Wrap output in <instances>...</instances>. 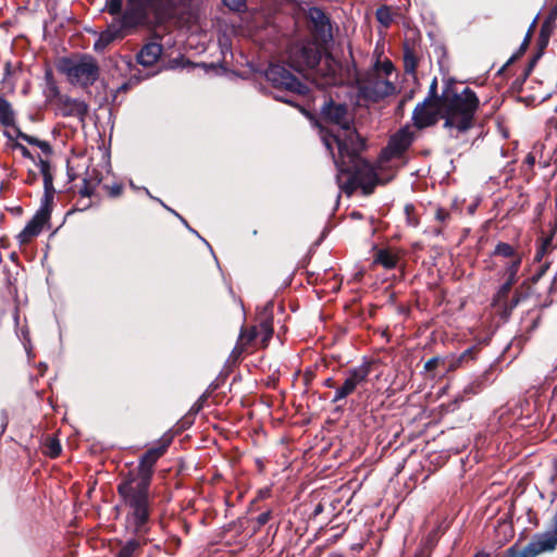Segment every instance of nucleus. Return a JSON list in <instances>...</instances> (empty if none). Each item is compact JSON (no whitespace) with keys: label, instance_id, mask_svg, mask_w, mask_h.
<instances>
[{"label":"nucleus","instance_id":"f257e3e1","mask_svg":"<svg viewBox=\"0 0 557 557\" xmlns=\"http://www.w3.org/2000/svg\"><path fill=\"white\" fill-rule=\"evenodd\" d=\"M321 115L324 121L338 126L336 133L322 131L321 135L337 169L338 187L348 195L358 187L366 194L372 193L377 177L372 165L360 154L366 148V143L352 126L354 119L348 106L330 99L323 104Z\"/></svg>","mask_w":557,"mask_h":557},{"label":"nucleus","instance_id":"f03ea898","mask_svg":"<svg viewBox=\"0 0 557 557\" xmlns=\"http://www.w3.org/2000/svg\"><path fill=\"white\" fill-rule=\"evenodd\" d=\"M173 441L170 433L163 434L156 445L149 448L139 459L138 467L119 483L117 493L129 509L127 522L133 532L146 531L150 518L151 499L149 488L157 461L166 453Z\"/></svg>","mask_w":557,"mask_h":557},{"label":"nucleus","instance_id":"7ed1b4c3","mask_svg":"<svg viewBox=\"0 0 557 557\" xmlns=\"http://www.w3.org/2000/svg\"><path fill=\"white\" fill-rule=\"evenodd\" d=\"M424 101L442 104L444 127L448 129L450 137H459L473 126L474 114L480 101L476 94L469 87L461 92H454L449 96L446 91L443 95L437 92V78L434 77L429 87Z\"/></svg>","mask_w":557,"mask_h":557},{"label":"nucleus","instance_id":"20e7f679","mask_svg":"<svg viewBox=\"0 0 557 557\" xmlns=\"http://www.w3.org/2000/svg\"><path fill=\"white\" fill-rule=\"evenodd\" d=\"M58 70L71 84L85 88L94 85L99 77V65L95 58L88 54L62 58L58 63Z\"/></svg>","mask_w":557,"mask_h":557},{"label":"nucleus","instance_id":"39448f33","mask_svg":"<svg viewBox=\"0 0 557 557\" xmlns=\"http://www.w3.org/2000/svg\"><path fill=\"white\" fill-rule=\"evenodd\" d=\"M267 79L273 87L285 91L288 95H275L277 101L285 102L290 106H296L294 95L304 96L308 94V86L296 77L285 66L280 64H271L265 71Z\"/></svg>","mask_w":557,"mask_h":557},{"label":"nucleus","instance_id":"423d86ee","mask_svg":"<svg viewBox=\"0 0 557 557\" xmlns=\"http://www.w3.org/2000/svg\"><path fill=\"white\" fill-rule=\"evenodd\" d=\"M147 17L135 9H125L120 17L113 20L108 27L100 33L98 39L94 44L97 52H102L115 39L123 38L129 30L143 25Z\"/></svg>","mask_w":557,"mask_h":557},{"label":"nucleus","instance_id":"0eeeda50","mask_svg":"<svg viewBox=\"0 0 557 557\" xmlns=\"http://www.w3.org/2000/svg\"><path fill=\"white\" fill-rule=\"evenodd\" d=\"M321 60V48L312 41L296 42L288 51V63L299 73L314 71Z\"/></svg>","mask_w":557,"mask_h":557},{"label":"nucleus","instance_id":"6e6552de","mask_svg":"<svg viewBox=\"0 0 557 557\" xmlns=\"http://www.w3.org/2000/svg\"><path fill=\"white\" fill-rule=\"evenodd\" d=\"M371 373V363L363 361L357 367L349 368L346 371L344 383L335 389L334 396L331 399L333 404L338 403L349 395H351L360 385L367 382Z\"/></svg>","mask_w":557,"mask_h":557},{"label":"nucleus","instance_id":"1a4fd4ad","mask_svg":"<svg viewBox=\"0 0 557 557\" xmlns=\"http://www.w3.org/2000/svg\"><path fill=\"white\" fill-rule=\"evenodd\" d=\"M557 546V535L554 531L536 533L523 550H518L515 546L509 550L515 557H536L540 554L552 552Z\"/></svg>","mask_w":557,"mask_h":557},{"label":"nucleus","instance_id":"9d476101","mask_svg":"<svg viewBox=\"0 0 557 557\" xmlns=\"http://www.w3.org/2000/svg\"><path fill=\"white\" fill-rule=\"evenodd\" d=\"M396 90L395 85L388 79L380 76H373L360 85V95L369 101L379 102L393 95Z\"/></svg>","mask_w":557,"mask_h":557},{"label":"nucleus","instance_id":"9b49d317","mask_svg":"<svg viewBox=\"0 0 557 557\" xmlns=\"http://www.w3.org/2000/svg\"><path fill=\"white\" fill-rule=\"evenodd\" d=\"M55 114L63 117H76L81 123H84L88 114V104L81 99L71 98L67 95H63L54 103Z\"/></svg>","mask_w":557,"mask_h":557},{"label":"nucleus","instance_id":"f8f14e48","mask_svg":"<svg viewBox=\"0 0 557 557\" xmlns=\"http://www.w3.org/2000/svg\"><path fill=\"white\" fill-rule=\"evenodd\" d=\"M51 209L40 206L35 215L28 221L25 227L16 236L20 245L29 243L34 237L38 236L46 223L49 222Z\"/></svg>","mask_w":557,"mask_h":557},{"label":"nucleus","instance_id":"ddd939ff","mask_svg":"<svg viewBox=\"0 0 557 557\" xmlns=\"http://www.w3.org/2000/svg\"><path fill=\"white\" fill-rule=\"evenodd\" d=\"M413 139L414 132L410 126H404L389 138L383 153L388 159L400 157L411 146Z\"/></svg>","mask_w":557,"mask_h":557},{"label":"nucleus","instance_id":"4468645a","mask_svg":"<svg viewBox=\"0 0 557 557\" xmlns=\"http://www.w3.org/2000/svg\"><path fill=\"white\" fill-rule=\"evenodd\" d=\"M438 104L422 101L416 106L412 112L413 125L419 128H425L436 124L438 121Z\"/></svg>","mask_w":557,"mask_h":557},{"label":"nucleus","instance_id":"2eb2a0df","mask_svg":"<svg viewBox=\"0 0 557 557\" xmlns=\"http://www.w3.org/2000/svg\"><path fill=\"white\" fill-rule=\"evenodd\" d=\"M341 70V64L330 54H325L314 69V72L324 79L323 84L338 85L343 82Z\"/></svg>","mask_w":557,"mask_h":557},{"label":"nucleus","instance_id":"dca6fc26","mask_svg":"<svg viewBox=\"0 0 557 557\" xmlns=\"http://www.w3.org/2000/svg\"><path fill=\"white\" fill-rule=\"evenodd\" d=\"M273 301H268L259 313L258 336L263 346H267L273 335Z\"/></svg>","mask_w":557,"mask_h":557},{"label":"nucleus","instance_id":"f3484780","mask_svg":"<svg viewBox=\"0 0 557 557\" xmlns=\"http://www.w3.org/2000/svg\"><path fill=\"white\" fill-rule=\"evenodd\" d=\"M163 48L158 42L146 44L137 53V62L144 66L153 65L161 57Z\"/></svg>","mask_w":557,"mask_h":557},{"label":"nucleus","instance_id":"a211bd4d","mask_svg":"<svg viewBox=\"0 0 557 557\" xmlns=\"http://www.w3.org/2000/svg\"><path fill=\"white\" fill-rule=\"evenodd\" d=\"M101 181L102 176L98 170H87L86 175L83 178V185L79 188V195L83 197H90L95 193L96 188L101 183Z\"/></svg>","mask_w":557,"mask_h":557},{"label":"nucleus","instance_id":"6ab92c4d","mask_svg":"<svg viewBox=\"0 0 557 557\" xmlns=\"http://www.w3.org/2000/svg\"><path fill=\"white\" fill-rule=\"evenodd\" d=\"M308 17L313 24L314 30L318 34L324 35L327 30H330V18L320 8H310Z\"/></svg>","mask_w":557,"mask_h":557},{"label":"nucleus","instance_id":"aec40b11","mask_svg":"<svg viewBox=\"0 0 557 557\" xmlns=\"http://www.w3.org/2000/svg\"><path fill=\"white\" fill-rule=\"evenodd\" d=\"M45 82L46 87L44 90V95L48 102L55 103L59 100V98L63 95L60 94V89L57 85V82L53 78L51 71L46 72Z\"/></svg>","mask_w":557,"mask_h":557},{"label":"nucleus","instance_id":"412c9836","mask_svg":"<svg viewBox=\"0 0 557 557\" xmlns=\"http://www.w3.org/2000/svg\"><path fill=\"white\" fill-rule=\"evenodd\" d=\"M0 124L4 127L15 126V112L12 104L0 96Z\"/></svg>","mask_w":557,"mask_h":557},{"label":"nucleus","instance_id":"4be33fe9","mask_svg":"<svg viewBox=\"0 0 557 557\" xmlns=\"http://www.w3.org/2000/svg\"><path fill=\"white\" fill-rule=\"evenodd\" d=\"M521 262L522 258H517L516 261H509L504 268V283L508 284L510 287H512L517 283L518 272L520 270Z\"/></svg>","mask_w":557,"mask_h":557},{"label":"nucleus","instance_id":"5701e85b","mask_svg":"<svg viewBox=\"0 0 557 557\" xmlns=\"http://www.w3.org/2000/svg\"><path fill=\"white\" fill-rule=\"evenodd\" d=\"M16 137L26 141L29 145L37 146L45 154L49 156L52 153L51 145L46 140H40L34 136H30L20 128H15Z\"/></svg>","mask_w":557,"mask_h":557},{"label":"nucleus","instance_id":"b1692460","mask_svg":"<svg viewBox=\"0 0 557 557\" xmlns=\"http://www.w3.org/2000/svg\"><path fill=\"white\" fill-rule=\"evenodd\" d=\"M496 257L508 258L510 261H516L517 258H522L521 253L510 244L499 242L493 251Z\"/></svg>","mask_w":557,"mask_h":557},{"label":"nucleus","instance_id":"393cba45","mask_svg":"<svg viewBox=\"0 0 557 557\" xmlns=\"http://www.w3.org/2000/svg\"><path fill=\"white\" fill-rule=\"evenodd\" d=\"M374 262L382 264L387 270H392L397 267L398 257L387 249H380L375 253Z\"/></svg>","mask_w":557,"mask_h":557},{"label":"nucleus","instance_id":"a878e982","mask_svg":"<svg viewBox=\"0 0 557 557\" xmlns=\"http://www.w3.org/2000/svg\"><path fill=\"white\" fill-rule=\"evenodd\" d=\"M418 66V59L408 44L404 46V70L407 74L414 75Z\"/></svg>","mask_w":557,"mask_h":557},{"label":"nucleus","instance_id":"bb28decb","mask_svg":"<svg viewBox=\"0 0 557 557\" xmlns=\"http://www.w3.org/2000/svg\"><path fill=\"white\" fill-rule=\"evenodd\" d=\"M44 189H45L44 197L41 199L40 206L46 205V209H51L53 196L55 193L54 187H53V176L52 175L44 178Z\"/></svg>","mask_w":557,"mask_h":557},{"label":"nucleus","instance_id":"cd10ccee","mask_svg":"<svg viewBox=\"0 0 557 557\" xmlns=\"http://www.w3.org/2000/svg\"><path fill=\"white\" fill-rule=\"evenodd\" d=\"M535 21H536V18L532 22V24L527 33L525 38L519 48V51L509 58V60L498 70L497 74H504L505 71L507 70V67L509 66V64H511L517 58H519L520 54H522L525 51V49L528 48L529 41H530L531 30H532L533 26L535 25Z\"/></svg>","mask_w":557,"mask_h":557},{"label":"nucleus","instance_id":"c85d7f7f","mask_svg":"<svg viewBox=\"0 0 557 557\" xmlns=\"http://www.w3.org/2000/svg\"><path fill=\"white\" fill-rule=\"evenodd\" d=\"M511 287L508 284L503 283L496 292L492 305L498 310L505 301L508 300V295Z\"/></svg>","mask_w":557,"mask_h":557},{"label":"nucleus","instance_id":"c756f323","mask_svg":"<svg viewBox=\"0 0 557 557\" xmlns=\"http://www.w3.org/2000/svg\"><path fill=\"white\" fill-rule=\"evenodd\" d=\"M555 26H556L555 23H550L549 21L544 20V22L541 26V29H540V38H539V42H540L541 47H546V45L548 44V40L555 29Z\"/></svg>","mask_w":557,"mask_h":557},{"label":"nucleus","instance_id":"7c9ffc66","mask_svg":"<svg viewBox=\"0 0 557 557\" xmlns=\"http://www.w3.org/2000/svg\"><path fill=\"white\" fill-rule=\"evenodd\" d=\"M522 298V294L515 293L512 298L510 300L508 299L507 301H505L498 310L502 311V314L504 317H509L512 310L519 305Z\"/></svg>","mask_w":557,"mask_h":557},{"label":"nucleus","instance_id":"2f4dec72","mask_svg":"<svg viewBox=\"0 0 557 557\" xmlns=\"http://www.w3.org/2000/svg\"><path fill=\"white\" fill-rule=\"evenodd\" d=\"M376 20L384 27H388L393 22V13L386 5L379 8L375 12Z\"/></svg>","mask_w":557,"mask_h":557},{"label":"nucleus","instance_id":"473e14b6","mask_svg":"<svg viewBox=\"0 0 557 557\" xmlns=\"http://www.w3.org/2000/svg\"><path fill=\"white\" fill-rule=\"evenodd\" d=\"M258 337H259L258 336V327L251 326L250 329H248L246 331L242 330L238 341L242 343L243 346H248L249 344L255 342Z\"/></svg>","mask_w":557,"mask_h":557},{"label":"nucleus","instance_id":"72a5a7b5","mask_svg":"<svg viewBox=\"0 0 557 557\" xmlns=\"http://www.w3.org/2000/svg\"><path fill=\"white\" fill-rule=\"evenodd\" d=\"M552 243H553V237L552 236H548V237H545V238L541 239V244L537 247L535 256H534V261L535 262H541L542 261L544 256L549 250V248L552 246Z\"/></svg>","mask_w":557,"mask_h":557},{"label":"nucleus","instance_id":"f704fd0d","mask_svg":"<svg viewBox=\"0 0 557 557\" xmlns=\"http://www.w3.org/2000/svg\"><path fill=\"white\" fill-rule=\"evenodd\" d=\"M473 347L466 349L459 357L451 360L450 364L448 366V370H454L460 367L463 362L473 359Z\"/></svg>","mask_w":557,"mask_h":557},{"label":"nucleus","instance_id":"c9c22d12","mask_svg":"<svg viewBox=\"0 0 557 557\" xmlns=\"http://www.w3.org/2000/svg\"><path fill=\"white\" fill-rule=\"evenodd\" d=\"M473 347L466 349L459 357L451 360L450 364L448 366V370H454L460 367L463 362L473 359Z\"/></svg>","mask_w":557,"mask_h":557},{"label":"nucleus","instance_id":"e433bc0d","mask_svg":"<svg viewBox=\"0 0 557 557\" xmlns=\"http://www.w3.org/2000/svg\"><path fill=\"white\" fill-rule=\"evenodd\" d=\"M557 299V274L554 276L550 285L548 287V293L546 298L541 302L542 307H548Z\"/></svg>","mask_w":557,"mask_h":557},{"label":"nucleus","instance_id":"4c0bfd02","mask_svg":"<svg viewBox=\"0 0 557 557\" xmlns=\"http://www.w3.org/2000/svg\"><path fill=\"white\" fill-rule=\"evenodd\" d=\"M139 547V542L136 540L127 541L119 550L116 557H133L134 552Z\"/></svg>","mask_w":557,"mask_h":557},{"label":"nucleus","instance_id":"58836bf2","mask_svg":"<svg viewBox=\"0 0 557 557\" xmlns=\"http://www.w3.org/2000/svg\"><path fill=\"white\" fill-rule=\"evenodd\" d=\"M123 0H107L106 1V11L113 15L120 17L123 12Z\"/></svg>","mask_w":557,"mask_h":557},{"label":"nucleus","instance_id":"ea45409f","mask_svg":"<svg viewBox=\"0 0 557 557\" xmlns=\"http://www.w3.org/2000/svg\"><path fill=\"white\" fill-rule=\"evenodd\" d=\"M126 9H135L143 13V16L147 17V2L148 0H126Z\"/></svg>","mask_w":557,"mask_h":557},{"label":"nucleus","instance_id":"a19ab883","mask_svg":"<svg viewBox=\"0 0 557 557\" xmlns=\"http://www.w3.org/2000/svg\"><path fill=\"white\" fill-rule=\"evenodd\" d=\"M451 219V214L448 210L444 208H437L435 212V221L441 223L442 225L447 224Z\"/></svg>","mask_w":557,"mask_h":557},{"label":"nucleus","instance_id":"79ce46f5","mask_svg":"<svg viewBox=\"0 0 557 557\" xmlns=\"http://www.w3.org/2000/svg\"><path fill=\"white\" fill-rule=\"evenodd\" d=\"M61 454V445L57 440H51L48 444V455L52 458Z\"/></svg>","mask_w":557,"mask_h":557},{"label":"nucleus","instance_id":"37998d69","mask_svg":"<svg viewBox=\"0 0 557 557\" xmlns=\"http://www.w3.org/2000/svg\"><path fill=\"white\" fill-rule=\"evenodd\" d=\"M13 149L18 150L24 158L29 159L33 162H36V159L33 156V153L24 145H22L20 143H15L13 145Z\"/></svg>","mask_w":557,"mask_h":557},{"label":"nucleus","instance_id":"c03bdc74","mask_svg":"<svg viewBox=\"0 0 557 557\" xmlns=\"http://www.w3.org/2000/svg\"><path fill=\"white\" fill-rule=\"evenodd\" d=\"M38 165H39V170L42 175V178L52 175L50 172V162L48 160H44V159L39 158Z\"/></svg>","mask_w":557,"mask_h":557},{"label":"nucleus","instance_id":"a18cd8bd","mask_svg":"<svg viewBox=\"0 0 557 557\" xmlns=\"http://www.w3.org/2000/svg\"><path fill=\"white\" fill-rule=\"evenodd\" d=\"M224 4L231 10L239 11L245 7L246 0H223Z\"/></svg>","mask_w":557,"mask_h":557},{"label":"nucleus","instance_id":"49530a36","mask_svg":"<svg viewBox=\"0 0 557 557\" xmlns=\"http://www.w3.org/2000/svg\"><path fill=\"white\" fill-rule=\"evenodd\" d=\"M271 510H267L262 513H260L258 517H257V524H258V528H261L262 525H264L265 523L269 522V520L271 519Z\"/></svg>","mask_w":557,"mask_h":557},{"label":"nucleus","instance_id":"de8ad7c7","mask_svg":"<svg viewBox=\"0 0 557 557\" xmlns=\"http://www.w3.org/2000/svg\"><path fill=\"white\" fill-rule=\"evenodd\" d=\"M548 268H549V263L548 262L543 263L540 267L539 271L532 276V282L536 283L546 273Z\"/></svg>","mask_w":557,"mask_h":557},{"label":"nucleus","instance_id":"09e8293b","mask_svg":"<svg viewBox=\"0 0 557 557\" xmlns=\"http://www.w3.org/2000/svg\"><path fill=\"white\" fill-rule=\"evenodd\" d=\"M440 361H441L440 357H433V358L429 359L425 362V364H424V370L425 371H433L437 367Z\"/></svg>","mask_w":557,"mask_h":557},{"label":"nucleus","instance_id":"8fccbe9b","mask_svg":"<svg viewBox=\"0 0 557 557\" xmlns=\"http://www.w3.org/2000/svg\"><path fill=\"white\" fill-rule=\"evenodd\" d=\"M111 197H117L122 193V185L114 184L111 187H107Z\"/></svg>","mask_w":557,"mask_h":557},{"label":"nucleus","instance_id":"3c124183","mask_svg":"<svg viewBox=\"0 0 557 557\" xmlns=\"http://www.w3.org/2000/svg\"><path fill=\"white\" fill-rule=\"evenodd\" d=\"M540 57H541V54L533 57L532 60L529 62L528 66L523 70L524 78L530 74V72L532 71L534 64L536 63V61Z\"/></svg>","mask_w":557,"mask_h":557},{"label":"nucleus","instance_id":"603ef678","mask_svg":"<svg viewBox=\"0 0 557 557\" xmlns=\"http://www.w3.org/2000/svg\"><path fill=\"white\" fill-rule=\"evenodd\" d=\"M481 391V385L480 383H471L470 385H468L466 388H465V393H472V394H476Z\"/></svg>","mask_w":557,"mask_h":557},{"label":"nucleus","instance_id":"864d4df0","mask_svg":"<svg viewBox=\"0 0 557 557\" xmlns=\"http://www.w3.org/2000/svg\"><path fill=\"white\" fill-rule=\"evenodd\" d=\"M546 21H549L550 23H555L556 24V20H557V5H555L549 14L547 15V17L545 18Z\"/></svg>","mask_w":557,"mask_h":557},{"label":"nucleus","instance_id":"5fc2aeb1","mask_svg":"<svg viewBox=\"0 0 557 557\" xmlns=\"http://www.w3.org/2000/svg\"><path fill=\"white\" fill-rule=\"evenodd\" d=\"M246 346H243L242 343L238 341L237 345L232 351L233 357H238L245 349Z\"/></svg>","mask_w":557,"mask_h":557},{"label":"nucleus","instance_id":"6e6d98bb","mask_svg":"<svg viewBox=\"0 0 557 557\" xmlns=\"http://www.w3.org/2000/svg\"><path fill=\"white\" fill-rule=\"evenodd\" d=\"M382 67H383V71H384V73L386 75H389L393 72V70H394V66H393L391 61L384 62Z\"/></svg>","mask_w":557,"mask_h":557},{"label":"nucleus","instance_id":"4d7b16f0","mask_svg":"<svg viewBox=\"0 0 557 557\" xmlns=\"http://www.w3.org/2000/svg\"><path fill=\"white\" fill-rule=\"evenodd\" d=\"M203 399H205V395H202V396L198 399V401H197V403H195V404L193 405V407H191V409H190V410H191V411H194V412H198V411L201 409V407H202V401H203Z\"/></svg>","mask_w":557,"mask_h":557},{"label":"nucleus","instance_id":"13d9d810","mask_svg":"<svg viewBox=\"0 0 557 557\" xmlns=\"http://www.w3.org/2000/svg\"><path fill=\"white\" fill-rule=\"evenodd\" d=\"M12 73V67H11V63L10 62H7L5 65H4V77H3V81H5Z\"/></svg>","mask_w":557,"mask_h":557},{"label":"nucleus","instance_id":"bf43d9fd","mask_svg":"<svg viewBox=\"0 0 557 557\" xmlns=\"http://www.w3.org/2000/svg\"><path fill=\"white\" fill-rule=\"evenodd\" d=\"M172 212H173V213H174V214H175V215H176V216H177V218L183 222V224H184L188 230H190L194 234H196L197 236H199V234H198L195 230H193V228H190V227H189V225L187 224L186 220H185L183 216H181V215H180L177 212H175V211H172Z\"/></svg>","mask_w":557,"mask_h":557},{"label":"nucleus","instance_id":"052dcab7","mask_svg":"<svg viewBox=\"0 0 557 557\" xmlns=\"http://www.w3.org/2000/svg\"><path fill=\"white\" fill-rule=\"evenodd\" d=\"M443 230H444V226L442 225L438 227H432L430 232L434 236H441L443 234Z\"/></svg>","mask_w":557,"mask_h":557},{"label":"nucleus","instance_id":"680f3d73","mask_svg":"<svg viewBox=\"0 0 557 557\" xmlns=\"http://www.w3.org/2000/svg\"><path fill=\"white\" fill-rule=\"evenodd\" d=\"M323 386L329 387V388H334L335 382L332 377H327L326 380H324Z\"/></svg>","mask_w":557,"mask_h":557},{"label":"nucleus","instance_id":"e2e57ef3","mask_svg":"<svg viewBox=\"0 0 557 557\" xmlns=\"http://www.w3.org/2000/svg\"><path fill=\"white\" fill-rule=\"evenodd\" d=\"M527 163L530 164V165H533L534 162H535V158L531 154H529L525 159Z\"/></svg>","mask_w":557,"mask_h":557},{"label":"nucleus","instance_id":"0e129e2a","mask_svg":"<svg viewBox=\"0 0 557 557\" xmlns=\"http://www.w3.org/2000/svg\"><path fill=\"white\" fill-rule=\"evenodd\" d=\"M127 89H128V84H127V83L122 84V85L117 88V90H119V91H126Z\"/></svg>","mask_w":557,"mask_h":557},{"label":"nucleus","instance_id":"69168bd1","mask_svg":"<svg viewBox=\"0 0 557 557\" xmlns=\"http://www.w3.org/2000/svg\"><path fill=\"white\" fill-rule=\"evenodd\" d=\"M504 557H515V555H512V553L508 548Z\"/></svg>","mask_w":557,"mask_h":557},{"label":"nucleus","instance_id":"338daca9","mask_svg":"<svg viewBox=\"0 0 557 557\" xmlns=\"http://www.w3.org/2000/svg\"><path fill=\"white\" fill-rule=\"evenodd\" d=\"M412 207L411 206H406L405 210H406V213L409 214V210L411 209Z\"/></svg>","mask_w":557,"mask_h":557},{"label":"nucleus","instance_id":"774afa93","mask_svg":"<svg viewBox=\"0 0 557 557\" xmlns=\"http://www.w3.org/2000/svg\"><path fill=\"white\" fill-rule=\"evenodd\" d=\"M557 535V520L555 521V529L553 530Z\"/></svg>","mask_w":557,"mask_h":557}]
</instances>
